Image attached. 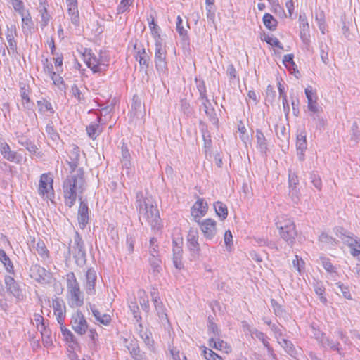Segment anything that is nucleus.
Segmentation results:
<instances>
[{"label": "nucleus", "mask_w": 360, "mask_h": 360, "mask_svg": "<svg viewBox=\"0 0 360 360\" xmlns=\"http://www.w3.org/2000/svg\"><path fill=\"white\" fill-rule=\"evenodd\" d=\"M135 206L138 212L139 221L148 224L153 230L159 231L162 228V221L159 210L151 198L145 196L142 191L136 193Z\"/></svg>", "instance_id": "1"}, {"label": "nucleus", "mask_w": 360, "mask_h": 360, "mask_svg": "<svg viewBox=\"0 0 360 360\" xmlns=\"http://www.w3.org/2000/svg\"><path fill=\"white\" fill-rule=\"evenodd\" d=\"M70 173L63 184L65 205L69 208L75 205L77 195L84 192L85 184L84 172L82 168H78L75 172Z\"/></svg>", "instance_id": "2"}, {"label": "nucleus", "mask_w": 360, "mask_h": 360, "mask_svg": "<svg viewBox=\"0 0 360 360\" xmlns=\"http://www.w3.org/2000/svg\"><path fill=\"white\" fill-rule=\"evenodd\" d=\"M72 255L75 264L83 267L86 263V253L84 243L77 231H75L73 239L70 240L65 257Z\"/></svg>", "instance_id": "3"}, {"label": "nucleus", "mask_w": 360, "mask_h": 360, "mask_svg": "<svg viewBox=\"0 0 360 360\" xmlns=\"http://www.w3.org/2000/svg\"><path fill=\"white\" fill-rule=\"evenodd\" d=\"M333 338H335L337 340L335 341L328 337L322 338L320 340L321 346L326 349L328 348L331 351H335L343 356L345 355L344 351L347 349V346L351 344L349 338L340 329H337L334 332Z\"/></svg>", "instance_id": "4"}, {"label": "nucleus", "mask_w": 360, "mask_h": 360, "mask_svg": "<svg viewBox=\"0 0 360 360\" xmlns=\"http://www.w3.org/2000/svg\"><path fill=\"white\" fill-rule=\"evenodd\" d=\"M84 57L87 66L94 73H101L107 70L109 57L105 51H100L96 56L91 50H86Z\"/></svg>", "instance_id": "5"}, {"label": "nucleus", "mask_w": 360, "mask_h": 360, "mask_svg": "<svg viewBox=\"0 0 360 360\" xmlns=\"http://www.w3.org/2000/svg\"><path fill=\"white\" fill-rule=\"evenodd\" d=\"M279 234L288 245L292 247L295 243L297 233L294 221L286 216H281L276 223Z\"/></svg>", "instance_id": "6"}, {"label": "nucleus", "mask_w": 360, "mask_h": 360, "mask_svg": "<svg viewBox=\"0 0 360 360\" xmlns=\"http://www.w3.org/2000/svg\"><path fill=\"white\" fill-rule=\"evenodd\" d=\"M67 288L70 294L69 304L70 307H79L82 306L84 304V297L73 272H70L67 275Z\"/></svg>", "instance_id": "7"}, {"label": "nucleus", "mask_w": 360, "mask_h": 360, "mask_svg": "<svg viewBox=\"0 0 360 360\" xmlns=\"http://www.w3.org/2000/svg\"><path fill=\"white\" fill-rule=\"evenodd\" d=\"M53 179L50 173L42 174L40 176L38 193L44 200H51L54 196Z\"/></svg>", "instance_id": "8"}, {"label": "nucleus", "mask_w": 360, "mask_h": 360, "mask_svg": "<svg viewBox=\"0 0 360 360\" xmlns=\"http://www.w3.org/2000/svg\"><path fill=\"white\" fill-rule=\"evenodd\" d=\"M167 51L160 37L155 39V63L159 72H165L167 70L166 61Z\"/></svg>", "instance_id": "9"}, {"label": "nucleus", "mask_w": 360, "mask_h": 360, "mask_svg": "<svg viewBox=\"0 0 360 360\" xmlns=\"http://www.w3.org/2000/svg\"><path fill=\"white\" fill-rule=\"evenodd\" d=\"M30 276L40 284H49L53 278L51 272L38 264H34L30 266Z\"/></svg>", "instance_id": "10"}, {"label": "nucleus", "mask_w": 360, "mask_h": 360, "mask_svg": "<svg viewBox=\"0 0 360 360\" xmlns=\"http://www.w3.org/2000/svg\"><path fill=\"white\" fill-rule=\"evenodd\" d=\"M71 326L73 330L78 335H84L88 329V323L80 311H77L72 316Z\"/></svg>", "instance_id": "11"}, {"label": "nucleus", "mask_w": 360, "mask_h": 360, "mask_svg": "<svg viewBox=\"0 0 360 360\" xmlns=\"http://www.w3.org/2000/svg\"><path fill=\"white\" fill-rule=\"evenodd\" d=\"M198 232L195 230H190L186 238V245L193 259H198L200 254V247L198 243Z\"/></svg>", "instance_id": "12"}, {"label": "nucleus", "mask_w": 360, "mask_h": 360, "mask_svg": "<svg viewBox=\"0 0 360 360\" xmlns=\"http://www.w3.org/2000/svg\"><path fill=\"white\" fill-rule=\"evenodd\" d=\"M200 226V229L203 233L204 237L207 240H212L217 234V223L211 219H205L196 221Z\"/></svg>", "instance_id": "13"}, {"label": "nucleus", "mask_w": 360, "mask_h": 360, "mask_svg": "<svg viewBox=\"0 0 360 360\" xmlns=\"http://www.w3.org/2000/svg\"><path fill=\"white\" fill-rule=\"evenodd\" d=\"M207 210L208 205L207 202L203 198H198L191 207V216L195 222L198 221L207 214Z\"/></svg>", "instance_id": "14"}, {"label": "nucleus", "mask_w": 360, "mask_h": 360, "mask_svg": "<svg viewBox=\"0 0 360 360\" xmlns=\"http://www.w3.org/2000/svg\"><path fill=\"white\" fill-rule=\"evenodd\" d=\"M97 281V274L94 268H89L85 274V281L84 288L87 295H94L96 294V283Z\"/></svg>", "instance_id": "15"}, {"label": "nucleus", "mask_w": 360, "mask_h": 360, "mask_svg": "<svg viewBox=\"0 0 360 360\" xmlns=\"http://www.w3.org/2000/svg\"><path fill=\"white\" fill-rule=\"evenodd\" d=\"M341 239L350 248L351 255L360 259V239L345 234L342 235Z\"/></svg>", "instance_id": "16"}, {"label": "nucleus", "mask_w": 360, "mask_h": 360, "mask_svg": "<svg viewBox=\"0 0 360 360\" xmlns=\"http://www.w3.org/2000/svg\"><path fill=\"white\" fill-rule=\"evenodd\" d=\"M20 95L21 97L22 103L25 109L28 110L27 114L32 115L37 120V115L34 112L32 108L34 103L30 98V89L29 86L23 84L20 89Z\"/></svg>", "instance_id": "17"}, {"label": "nucleus", "mask_w": 360, "mask_h": 360, "mask_svg": "<svg viewBox=\"0 0 360 360\" xmlns=\"http://www.w3.org/2000/svg\"><path fill=\"white\" fill-rule=\"evenodd\" d=\"M80 204L78 209L77 220L79 227L84 229L89 222V207L86 200L79 197Z\"/></svg>", "instance_id": "18"}, {"label": "nucleus", "mask_w": 360, "mask_h": 360, "mask_svg": "<svg viewBox=\"0 0 360 360\" xmlns=\"http://www.w3.org/2000/svg\"><path fill=\"white\" fill-rule=\"evenodd\" d=\"M289 184V195L291 200L297 203L300 200V190L297 188L299 180L297 176L295 173H290L288 175Z\"/></svg>", "instance_id": "19"}, {"label": "nucleus", "mask_w": 360, "mask_h": 360, "mask_svg": "<svg viewBox=\"0 0 360 360\" xmlns=\"http://www.w3.org/2000/svg\"><path fill=\"white\" fill-rule=\"evenodd\" d=\"M54 315L56 316L58 323L62 326L65 317V305L63 300L56 297L52 300Z\"/></svg>", "instance_id": "20"}, {"label": "nucleus", "mask_w": 360, "mask_h": 360, "mask_svg": "<svg viewBox=\"0 0 360 360\" xmlns=\"http://www.w3.org/2000/svg\"><path fill=\"white\" fill-rule=\"evenodd\" d=\"M16 34L17 31L15 25H11L10 27H7L6 37L8 41L7 51L9 54L15 55L18 53L17 42L15 40V37L16 36Z\"/></svg>", "instance_id": "21"}, {"label": "nucleus", "mask_w": 360, "mask_h": 360, "mask_svg": "<svg viewBox=\"0 0 360 360\" xmlns=\"http://www.w3.org/2000/svg\"><path fill=\"white\" fill-rule=\"evenodd\" d=\"M305 95L307 98V108L308 109L316 113L319 111V107L317 103V96L316 94L313 91L311 86H307L305 90Z\"/></svg>", "instance_id": "22"}, {"label": "nucleus", "mask_w": 360, "mask_h": 360, "mask_svg": "<svg viewBox=\"0 0 360 360\" xmlns=\"http://www.w3.org/2000/svg\"><path fill=\"white\" fill-rule=\"evenodd\" d=\"M173 264L177 269H182L184 268V264L182 262V247L178 244L176 240H173Z\"/></svg>", "instance_id": "23"}, {"label": "nucleus", "mask_w": 360, "mask_h": 360, "mask_svg": "<svg viewBox=\"0 0 360 360\" xmlns=\"http://www.w3.org/2000/svg\"><path fill=\"white\" fill-rule=\"evenodd\" d=\"M4 281L7 290L16 298L21 299L22 297V291L14 278L11 276H6Z\"/></svg>", "instance_id": "24"}, {"label": "nucleus", "mask_w": 360, "mask_h": 360, "mask_svg": "<svg viewBox=\"0 0 360 360\" xmlns=\"http://www.w3.org/2000/svg\"><path fill=\"white\" fill-rule=\"evenodd\" d=\"M124 343L125 347L127 348L131 357L134 360H143V355L141 353V350L136 340L132 339L128 342L127 339H124Z\"/></svg>", "instance_id": "25"}, {"label": "nucleus", "mask_w": 360, "mask_h": 360, "mask_svg": "<svg viewBox=\"0 0 360 360\" xmlns=\"http://www.w3.org/2000/svg\"><path fill=\"white\" fill-rule=\"evenodd\" d=\"M0 151L3 158L10 162H19L20 159L16 152L12 151L9 145L4 141H0Z\"/></svg>", "instance_id": "26"}, {"label": "nucleus", "mask_w": 360, "mask_h": 360, "mask_svg": "<svg viewBox=\"0 0 360 360\" xmlns=\"http://www.w3.org/2000/svg\"><path fill=\"white\" fill-rule=\"evenodd\" d=\"M250 332L252 335L255 336L257 339H259L262 342L263 345L267 349L268 354L271 357H274L275 354H274L272 347L270 345V344L269 342V337L265 333H264L262 331L258 330L256 328L250 330Z\"/></svg>", "instance_id": "27"}, {"label": "nucleus", "mask_w": 360, "mask_h": 360, "mask_svg": "<svg viewBox=\"0 0 360 360\" xmlns=\"http://www.w3.org/2000/svg\"><path fill=\"white\" fill-rule=\"evenodd\" d=\"M136 330L146 345L150 349H153L154 340L153 339L151 332L147 329L144 330L141 323H139V324L136 326Z\"/></svg>", "instance_id": "28"}, {"label": "nucleus", "mask_w": 360, "mask_h": 360, "mask_svg": "<svg viewBox=\"0 0 360 360\" xmlns=\"http://www.w3.org/2000/svg\"><path fill=\"white\" fill-rule=\"evenodd\" d=\"M22 18V30L25 35L31 34L34 30V22L27 10L19 13Z\"/></svg>", "instance_id": "29"}, {"label": "nucleus", "mask_w": 360, "mask_h": 360, "mask_svg": "<svg viewBox=\"0 0 360 360\" xmlns=\"http://www.w3.org/2000/svg\"><path fill=\"white\" fill-rule=\"evenodd\" d=\"M307 143L306 139V133L302 131L297 135L296 148L297 156L300 160H304V152L307 149Z\"/></svg>", "instance_id": "30"}, {"label": "nucleus", "mask_w": 360, "mask_h": 360, "mask_svg": "<svg viewBox=\"0 0 360 360\" xmlns=\"http://www.w3.org/2000/svg\"><path fill=\"white\" fill-rule=\"evenodd\" d=\"M152 301L153 302L157 314L161 320L167 321V315L165 312V309L162 302H161L158 293L156 291L151 292Z\"/></svg>", "instance_id": "31"}, {"label": "nucleus", "mask_w": 360, "mask_h": 360, "mask_svg": "<svg viewBox=\"0 0 360 360\" xmlns=\"http://www.w3.org/2000/svg\"><path fill=\"white\" fill-rule=\"evenodd\" d=\"M202 106L210 121L214 124H217L219 120L217 117L214 108L212 106L210 101L208 98L202 100Z\"/></svg>", "instance_id": "32"}, {"label": "nucleus", "mask_w": 360, "mask_h": 360, "mask_svg": "<svg viewBox=\"0 0 360 360\" xmlns=\"http://www.w3.org/2000/svg\"><path fill=\"white\" fill-rule=\"evenodd\" d=\"M89 309L92 312L93 316L95 317L96 320L100 323L108 326L110 324L111 321V317L109 314H101L98 309L96 308L94 304L89 305Z\"/></svg>", "instance_id": "33"}, {"label": "nucleus", "mask_w": 360, "mask_h": 360, "mask_svg": "<svg viewBox=\"0 0 360 360\" xmlns=\"http://www.w3.org/2000/svg\"><path fill=\"white\" fill-rule=\"evenodd\" d=\"M18 143L25 147L31 154H35L38 150L37 146L22 134H16Z\"/></svg>", "instance_id": "34"}, {"label": "nucleus", "mask_w": 360, "mask_h": 360, "mask_svg": "<svg viewBox=\"0 0 360 360\" xmlns=\"http://www.w3.org/2000/svg\"><path fill=\"white\" fill-rule=\"evenodd\" d=\"M134 49H138L135 56L136 60L139 61L141 66L148 68L150 58L147 56L145 48L139 49L136 44L134 46Z\"/></svg>", "instance_id": "35"}, {"label": "nucleus", "mask_w": 360, "mask_h": 360, "mask_svg": "<svg viewBox=\"0 0 360 360\" xmlns=\"http://www.w3.org/2000/svg\"><path fill=\"white\" fill-rule=\"evenodd\" d=\"M209 345L215 349L224 351L226 353H228L231 350V347L219 338H210Z\"/></svg>", "instance_id": "36"}, {"label": "nucleus", "mask_w": 360, "mask_h": 360, "mask_svg": "<svg viewBox=\"0 0 360 360\" xmlns=\"http://www.w3.org/2000/svg\"><path fill=\"white\" fill-rule=\"evenodd\" d=\"M101 120V118L98 117L96 122H91L86 127L88 136L93 140H95L102 131V129L100 127Z\"/></svg>", "instance_id": "37"}, {"label": "nucleus", "mask_w": 360, "mask_h": 360, "mask_svg": "<svg viewBox=\"0 0 360 360\" xmlns=\"http://www.w3.org/2000/svg\"><path fill=\"white\" fill-rule=\"evenodd\" d=\"M60 330L64 340L67 342L70 343V347H71L72 349H75L77 347H78L76 338L69 329L63 326V324L60 326Z\"/></svg>", "instance_id": "38"}, {"label": "nucleus", "mask_w": 360, "mask_h": 360, "mask_svg": "<svg viewBox=\"0 0 360 360\" xmlns=\"http://www.w3.org/2000/svg\"><path fill=\"white\" fill-rule=\"evenodd\" d=\"M257 148L262 154H265L268 149L267 141L260 129L256 130Z\"/></svg>", "instance_id": "39"}, {"label": "nucleus", "mask_w": 360, "mask_h": 360, "mask_svg": "<svg viewBox=\"0 0 360 360\" xmlns=\"http://www.w3.org/2000/svg\"><path fill=\"white\" fill-rule=\"evenodd\" d=\"M151 257L149 259V263L154 272H160L161 270V260L158 257V250L155 248L150 251Z\"/></svg>", "instance_id": "40"}, {"label": "nucleus", "mask_w": 360, "mask_h": 360, "mask_svg": "<svg viewBox=\"0 0 360 360\" xmlns=\"http://www.w3.org/2000/svg\"><path fill=\"white\" fill-rule=\"evenodd\" d=\"M67 5H68V15L70 18L71 22L75 26L79 25V17L77 4L70 3V4H67Z\"/></svg>", "instance_id": "41"}, {"label": "nucleus", "mask_w": 360, "mask_h": 360, "mask_svg": "<svg viewBox=\"0 0 360 360\" xmlns=\"http://www.w3.org/2000/svg\"><path fill=\"white\" fill-rule=\"evenodd\" d=\"M88 332V346L91 350H96L98 345V335L94 328H89Z\"/></svg>", "instance_id": "42"}, {"label": "nucleus", "mask_w": 360, "mask_h": 360, "mask_svg": "<svg viewBox=\"0 0 360 360\" xmlns=\"http://www.w3.org/2000/svg\"><path fill=\"white\" fill-rule=\"evenodd\" d=\"M277 84H278V89L280 97H281V98H282V103H283L284 112L286 115H288L290 112V107H289L288 101L287 99V94L285 92V87L281 84V81H278Z\"/></svg>", "instance_id": "43"}, {"label": "nucleus", "mask_w": 360, "mask_h": 360, "mask_svg": "<svg viewBox=\"0 0 360 360\" xmlns=\"http://www.w3.org/2000/svg\"><path fill=\"white\" fill-rule=\"evenodd\" d=\"M264 26L269 30H276L278 26V21L270 13H265L262 18Z\"/></svg>", "instance_id": "44"}, {"label": "nucleus", "mask_w": 360, "mask_h": 360, "mask_svg": "<svg viewBox=\"0 0 360 360\" xmlns=\"http://www.w3.org/2000/svg\"><path fill=\"white\" fill-rule=\"evenodd\" d=\"M37 103L40 113L44 114L46 112H49L50 114L53 115L55 112L52 104L46 99L41 98L37 101Z\"/></svg>", "instance_id": "45"}, {"label": "nucleus", "mask_w": 360, "mask_h": 360, "mask_svg": "<svg viewBox=\"0 0 360 360\" xmlns=\"http://www.w3.org/2000/svg\"><path fill=\"white\" fill-rule=\"evenodd\" d=\"M278 344L285 349V351L292 357L295 358L297 355V350L294 345L287 339H282L278 341Z\"/></svg>", "instance_id": "46"}, {"label": "nucleus", "mask_w": 360, "mask_h": 360, "mask_svg": "<svg viewBox=\"0 0 360 360\" xmlns=\"http://www.w3.org/2000/svg\"><path fill=\"white\" fill-rule=\"evenodd\" d=\"M214 208L217 215L221 219L224 220L228 216L227 206L221 201H217L214 204Z\"/></svg>", "instance_id": "47"}, {"label": "nucleus", "mask_w": 360, "mask_h": 360, "mask_svg": "<svg viewBox=\"0 0 360 360\" xmlns=\"http://www.w3.org/2000/svg\"><path fill=\"white\" fill-rule=\"evenodd\" d=\"M35 250L43 260H46L49 258V251L48 250L44 242L41 240H39L35 246Z\"/></svg>", "instance_id": "48"}, {"label": "nucleus", "mask_w": 360, "mask_h": 360, "mask_svg": "<svg viewBox=\"0 0 360 360\" xmlns=\"http://www.w3.org/2000/svg\"><path fill=\"white\" fill-rule=\"evenodd\" d=\"M0 261L3 263L6 271L10 274H14V267L10 258L6 255V252L0 249Z\"/></svg>", "instance_id": "49"}, {"label": "nucleus", "mask_w": 360, "mask_h": 360, "mask_svg": "<svg viewBox=\"0 0 360 360\" xmlns=\"http://www.w3.org/2000/svg\"><path fill=\"white\" fill-rule=\"evenodd\" d=\"M71 161L68 162V165L71 168V172H75L77 169L78 161L79 159V150L78 147H75L71 152Z\"/></svg>", "instance_id": "50"}, {"label": "nucleus", "mask_w": 360, "mask_h": 360, "mask_svg": "<svg viewBox=\"0 0 360 360\" xmlns=\"http://www.w3.org/2000/svg\"><path fill=\"white\" fill-rule=\"evenodd\" d=\"M80 86L77 84H74L71 86L70 93L72 97H74L79 103H84L85 98L80 88L82 84H79Z\"/></svg>", "instance_id": "51"}, {"label": "nucleus", "mask_w": 360, "mask_h": 360, "mask_svg": "<svg viewBox=\"0 0 360 360\" xmlns=\"http://www.w3.org/2000/svg\"><path fill=\"white\" fill-rule=\"evenodd\" d=\"M319 49H320L321 60L323 61V63L324 64L327 65L329 63V58H328L329 47L326 43H324L323 41H320Z\"/></svg>", "instance_id": "52"}, {"label": "nucleus", "mask_w": 360, "mask_h": 360, "mask_svg": "<svg viewBox=\"0 0 360 360\" xmlns=\"http://www.w3.org/2000/svg\"><path fill=\"white\" fill-rule=\"evenodd\" d=\"M148 21L149 22V28L151 30V32L153 35H155V39H158V37H160V35L159 34L160 32V27L155 22L154 18L152 15H150V16L148 18Z\"/></svg>", "instance_id": "53"}, {"label": "nucleus", "mask_w": 360, "mask_h": 360, "mask_svg": "<svg viewBox=\"0 0 360 360\" xmlns=\"http://www.w3.org/2000/svg\"><path fill=\"white\" fill-rule=\"evenodd\" d=\"M46 132L54 142L58 143L60 140V136L56 129L51 123H49L46 127Z\"/></svg>", "instance_id": "54"}, {"label": "nucleus", "mask_w": 360, "mask_h": 360, "mask_svg": "<svg viewBox=\"0 0 360 360\" xmlns=\"http://www.w3.org/2000/svg\"><path fill=\"white\" fill-rule=\"evenodd\" d=\"M264 40L269 44H270L272 46H275L276 48H278L280 49H283V46L281 44V43L279 41V40L273 36H269L268 34L264 35Z\"/></svg>", "instance_id": "55"}, {"label": "nucleus", "mask_w": 360, "mask_h": 360, "mask_svg": "<svg viewBox=\"0 0 360 360\" xmlns=\"http://www.w3.org/2000/svg\"><path fill=\"white\" fill-rule=\"evenodd\" d=\"M208 332L209 334L211 335L210 338H219L221 335V331L218 328L217 324L210 321H209Z\"/></svg>", "instance_id": "56"}, {"label": "nucleus", "mask_w": 360, "mask_h": 360, "mask_svg": "<svg viewBox=\"0 0 360 360\" xmlns=\"http://www.w3.org/2000/svg\"><path fill=\"white\" fill-rule=\"evenodd\" d=\"M51 78L53 80V84L56 86H58V88L61 91H65L66 90L67 86H66V85H65V84L64 82V80H63V77L61 76H60L59 75H57L56 73L55 75L51 76Z\"/></svg>", "instance_id": "57"}, {"label": "nucleus", "mask_w": 360, "mask_h": 360, "mask_svg": "<svg viewBox=\"0 0 360 360\" xmlns=\"http://www.w3.org/2000/svg\"><path fill=\"white\" fill-rule=\"evenodd\" d=\"M131 3V0H121L120 4L117 6V13L118 14H122L127 11Z\"/></svg>", "instance_id": "58"}, {"label": "nucleus", "mask_w": 360, "mask_h": 360, "mask_svg": "<svg viewBox=\"0 0 360 360\" xmlns=\"http://www.w3.org/2000/svg\"><path fill=\"white\" fill-rule=\"evenodd\" d=\"M9 2L11 4L13 9L18 13H21L26 11L22 0H9Z\"/></svg>", "instance_id": "59"}, {"label": "nucleus", "mask_w": 360, "mask_h": 360, "mask_svg": "<svg viewBox=\"0 0 360 360\" xmlns=\"http://www.w3.org/2000/svg\"><path fill=\"white\" fill-rule=\"evenodd\" d=\"M42 338L43 345L46 347H49L53 345V341L51 338V331L49 330L48 331L42 332L41 333Z\"/></svg>", "instance_id": "60"}, {"label": "nucleus", "mask_w": 360, "mask_h": 360, "mask_svg": "<svg viewBox=\"0 0 360 360\" xmlns=\"http://www.w3.org/2000/svg\"><path fill=\"white\" fill-rule=\"evenodd\" d=\"M183 20L181 18L179 15L176 19V31L179 34V35L182 38H186L187 37V30L184 28L183 25Z\"/></svg>", "instance_id": "61"}, {"label": "nucleus", "mask_w": 360, "mask_h": 360, "mask_svg": "<svg viewBox=\"0 0 360 360\" xmlns=\"http://www.w3.org/2000/svg\"><path fill=\"white\" fill-rule=\"evenodd\" d=\"M299 24L300 30L309 31V25L305 13H301L299 16Z\"/></svg>", "instance_id": "62"}, {"label": "nucleus", "mask_w": 360, "mask_h": 360, "mask_svg": "<svg viewBox=\"0 0 360 360\" xmlns=\"http://www.w3.org/2000/svg\"><path fill=\"white\" fill-rule=\"evenodd\" d=\"M203 356L207 360H222V359L212 349L207 348L203 350Z\"/></svg>", "instance_id": "63"}, {"label": "nucleus", "mask_w": 360, "mask_h": 360, "mask_svg": "<svg viewBox=\"0 0 360 360\" xmlns=\"http://www.w3.org/2000/svg\"><path fill=\"white\" fill-rule=\"evenodd\" d=\"M122 165L125 166L126 167H129L131 165L129 161L130 154L129 152V150L126 148L122 146Z\"/></svg>", "instance_id": "64"}]
</instances>
